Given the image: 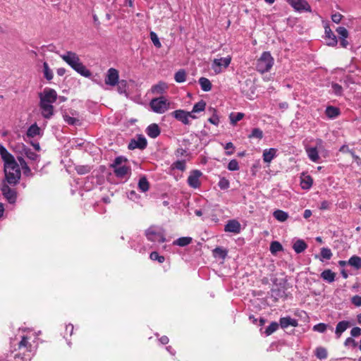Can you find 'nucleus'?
<instances>
[{
  "label": "nucleus",
  "instance_id": "1",
  "mask_svg": "<svg viewBox=\"0 0 361 361\" xmlns=\"http://www.w3.org/2000/svg\"><path fill=\"white\" fill-rule=\"evenodd\" d=\"M0 154L4 162L5 181L10 185H16L20 178V167L14 157L8 150L0 145Z\"/></svg>",
  "mask_w": 361,
  "mask_h": 361
},
{
  "label": "nucleus",
  "instance_id": "2",
  "mask_svg": "<svg viewBox=\"0 0 361 361\" xmlns=\"http://www.w3.org/2000/svg\"><path fill=\"white\" fill-rule=\"evenodd\" d=\"M39 97L42 116L46 119H50L54 114L53 104L57 99V93L54 89L45 88Z\"/></svg>",
  "mask_w": 361,
  "mask_h": 361
},
{
  "label": "nucleus",
  "instance_id": "3",
  "mask_svg": "<svg viewBox=\"0 0 361 361\" xmlns=\"http://www.w3.org/2000/svg\"><path fill=\"white\" fill-rule=\"evenodd\" d=\"M60 57L78 73L85 78L91 76V72L82 64L78 55L73 51H66Z\"/></svg>",
  "mask_w": 361,
  "mask_h": 361
},
{
  "label": "nucleus",
  "instance_id": "4",
  "mask_svg": "<svg viewBox=\"0 0 361 361\" xmlns=\"http://www.w3.org/2000/svg\"><path fill=\"white\" fill-rule=\"evenodd\" d=\"M274 63V59L269 51H264L257 59L256 69L261 73L268 72Z\"/></svg>",
  "mask_w": 361,
  "mask_h": 361
},
{
  "label": "nucleus",
  "instance_id": "5",
  "mask_svg": "<svg viewBox=\"0 0 361 361\" xmlns=\"http://www.w3.org/2000/svg\"><path fill=\"white\" fill-rule=\"evenodd\" d=\"M171 102L164 97L152 99L149 106L152 111L157 114H164L170 109Z\"/></svg>",
  "mask_w": 361,
  "mask_h": 361
},
{
  "label": "nucleus",
  "instance_id": "6",
  "mask_svg": "<svg viewBox=\"0 0 361 361\" xmlns=\"http://www.w3.org/2000/svg\"><path fill=\"white\" fill-rule=\"evenodd\" d=\"M145 235L152 242L164 243L166 240L164 230L159 226H150L145 231Z\"/></svg>",
  "mask_w": 361,
  "mask_h": 361
},
{
  "label": "nucleus",
  "instance_id": "7",
  "mask_svg": "<svg viewBox=\"0 0 361 361\" xmlns=\"http://www.w3.org/2000/svg\"><path fill=\"white\" fill-rule=\"evenodd\" d=\"M305 152L308 158L313 162L318 163L320 161L319 152L324 149L323 141L320 139L316 140L314 147L305 146Z\"/></svg>",
  "mask_w": 361,
  "mask_h": 361
},
{
  "label": "nucleus",
  "instance_id": "8",
  "mask_svg": "<svg viewBox=\"0 0 361 361\" xmlns=\"http://www.w3.org/2000/svg\"><path fill=\"white\" fill-rule=\"evenodd\" d=\"M231 61V57L228 56L224 58L215 59L212 63V68L216 74H219L226 69Z\"/></svg>",
  "mask_w": 361,
  "mask_h": 361
},
{
  "label": "nucleus",
  "instance_id": "9",
  "mask_svg": "<svg viewBox=\"0 0 361 361\" xmlns=\"http://www.w3.org/2000/svg\"><path fill=\"white\" fill-rule=\"evenodd\" d=\"M171 116L177 121L181 122L184 125H189L190 121V118L195 119L197 117L192 114V112L186 111L185 110L178 109L173 111Z\"/></svg>",
  "mask_w": 361,
  "mask_h": 361
},
{
  "label": "nucleus",
  "instance_id": "10",
  "mask_svg": "<svg viewBox=\"0 0 361 361\" xmlns=\"http://www.w3.org/2000/svg\"><path fill=\"white\" fill-rule=\"evenodd\" d=\"M21 154L26 157L29 160V164L35 169H37V163L39 161V155L37 154L31 149L23 145Z\"/></svg>",
  "mask_w": 361,
  "mask_h": 361
},
{
  "label": "nucleus",
  "instance_id": "11",
  "mask_svg": "<svg viewBox=\"0 0 361 361\" xmlns=\"http://www.w3.org/2000/svg\"><path fill=\"white\" fill-rule=\"evenodd\" d=\"M36 339V336L32 338L28 335L23 336L19 343V348H25L29 352L33 351L37 348Z\"/></svg>",
  "mask_w": 361,
  "mask_h": 361
},
{
  "label": "nucleus",
  "instance_id": "12",
  "mask_svg": "<svg viewBox=\"0 0 361 361\" xmlns=\"http://www.w3.org/2000/svg\"><path fill=\"white\" fill-rule=\"evenodd\" d=\"M1 192L4 197L8 200L9 203H14L16 200V192L14 189L11 188L8 185L5 181H2Z\"/></svg>",
  "mask_w": 361,
  "mask_h": 361
},
{
  "label": "nucleus",
  "instance_id": "13",
  "mask_svg": "<svg viewBox=\"0 0 361 361\" xmlns=\"http://www.w3.org/2000/svg\"><path fill=\"white\" fill-rule=\"evenodd\" d=\"M119 73L118 70L114 68H109L105 75V84L111 87H114L118 83Z\"/></svg>",
  "mask_w": 361,
  "mask_h": 361
},
{
  "label": "nucleus",
  "instance_id": "14",
  "mask_svg": "<svg viewBox=\"0 0 361 361\" xmlns=\"http://www.w3.org/2000/svg\"><path fill=\"white\" fill-rule=\"evenodd\" d=\"M286 1L298 11L310 12L311 7L306 0H286Z\"/></svg>",
  "mask_w": 361,
  "mask_h": 361
},
{
  "label": "nucleus",
  "instance_id": "15",
  "mask_svg": "<svg viewBox=\"0 0 361 361\" xmlns=\"http://www.w3.org/2000/svg\"><path fill=\"white\" fill-rule=\"evenodd\" d=\"M202 174L198 170L192 171L188 178V185L193 188H198L200 185V177Z\"/></svg>",
  "mask_w": 361,
  "mask_h": 361
},
{
  "label": "nucleus",
  "instance_id": "16",
  "mask_svg": "<svg viewBox=\"0 0 361 361\" xmlns=\"http://www.w3.org/2000/svg\"><path fill=\"white\" fill-rule=\"evenodd\" d=\"M44 133L43 130L39 128L36 123L32 124L26 132V136L29 138H34L36 137H42Z\"/></svg>",
  "mask_w": 361,
  "mask_h": 361
},
{
  "label": "nucleus",
  "instance_id": "17",
  "mask_svg": "<svg viewBox=\"0 0 361 361\" xmlns=\"http://www.w3.org/2000/svg\"><path fill=\"white\" fill-rule=\"evenodd\" d=\"M324 29H325V39L326 42V44L328 46L335 47L338 43L336 36L334 34V32H332V30H331V28L329 25H326L324 27Z\"/></svg>",
  "mask_w": 361,
  "mask_h": 361
},
{
  "label": "nucleus",
  "instance_id": "18",
  "mask_svg": "<svg viewBox=\"0 0 361 361\" xmlns=\"http://www.w3.org/2000/svg\"><path fill=\"white\" fill-rule=\"evenodd\" d=\"M147 146V140L144 137H138L137 140H132L129 145L128 148L130 149H134L136 148L144 149Z\"/></svg>",
  "mask_w": 361,
  "mask_h": 361
},
{
  "label": "nucleus",
  "instance_id": "19",
  "mask_svg": "<svg viewBox=\"0 0 361 361\" xmlns=\"http://www.w3.org/2000/svg\"><path fill=\"white\" fill-rule=\"evenodd\" d=\"M224 230L226 232L238 233L240 231V224L236 220H230L225 226Z\"/></svg>",
  "mask_w": 361,
  "mask_h": 361
},
{
  "label": "nucleus",
  "instance_id": "20",
  "mask_svg": "<svg viewBox=\"0 0 361 361\" xmlns=\"http://www.w3.org/2000/svg\"><path fill=\"white\" fill-rule=\"evenodd\" d=\"M113 169L114 173L118 178H124L130 171V169L126 165L118 166L116 167H114Z\"/></svg>",
  "mask_w": 361,
  "mask_h": 361
},
{
  "label": "nucleus",
  "instance_id": "21",
  "mask_svg": "<svg viewBox=\"0 0 361 361\" xmlns=\"http://www.w3.org/2000/svg\"><path fill=\"white\" fill-rule=\"evenodd\" d=\"M350 326V324L348 321L339 322L336 327L335 334L337 338H340L341 334Z\"/></svg>",
  "mask_w": 361,
  "mask_h": 361
},
{
  "label": "nucleus",
  "instance_id": "22",
  "mask_svg": "<svg viewBox=\"0 0 361 361\" xmlns=\"http://www.w3.org/2000/svg\"><path fill=\"white\" fill-rule=\"evenodd\" d=\"M276 155V149L270 148L264 149L263 152V160L264 162L270 163Z\"/></svg>",
  "mask_w": 361,
  "mask_h": 361
},
{
  "label": "nucleus",
  "instance_id": "23",
  "mask_svg": "<svg viewBox=\"0 0 361 361\" xmlns=\"http://www.w3.org/2000/svg\"><path fill=\"white\" fill-rule=\"evenodd\" d=\"M146 132L148 136L152 138H155L159 135L160 129L157 124L152 123L147 128Z\"/></svg>",
  "mask_w": 361,
  "mask_h": 361
},
{
  "label": "nucleus",
  "instance_id": "24",
  "mask_svg": "<svg viewBox=\"0 0 361 361\" xmlns=\"http://www.w3.org/2000/svg\"><path fill=\"white\" fill-rule=\"evenodd\" d=\"M280 325L281 328L285 329L291 326H297L298 322L296 319H292L290 317H282L280 319Z\"/></svg>",
  "mask_w": 361,
  "mask_h": 361
},
{
  "label": "nucleus",
  "instance_id": "25",
  "mask_svg": "<svg viewBox=\"0 0 361 361\" xmlns=\"http://www.w3.org/2000/svg\"><path fill=\"white\" fill-rule=\"evenodd\" d=\"M336 273L332 271L331 269H326L321 273V278L328 282L332 283L335 281Z\"/></svg>",
  "mask_w": 361,
  "mask_h": 361
},
{
  "label": "nucleus",
  "instance_id": "26",
  "mask_svg": "<svg viewBox=\"0 0 361 361\" xmlns=\"http://www.w3.org/2000/svg\"><path fill=\"white\" fill-rule=\"evenodd\" d=\"M313 183V180L311 176L302 175L301 177L300 185L302 189L309 190Z\"/></svg>",
  "mask_w": 361,
  "mask_h": 361
},
{
  "label": "nucleus",
  "instance_id": "27",
  "mask_svg": "<svg viewBox=\"0 0 361 361\" xmlns=\"http://www.w3.org/2000/svg\"><path fill=\"white\" fill-rule=\"evenodd\" d=\"M307 247V245L305 243V241L300 239L297 240L293 245V248L296 253H301L304 252L306 250Z\"/></svg>",
  "mask_w": 361,
  "mask_h": 361
},
{
  "label": "nucleus",
  "instance_id": "28",
  "mask_svg": "<svg viewBox=\"0 0 361 361\" xmlns=\"http://www.w3.org/2000/svg\"><path fill=\"white\" fill-rule=\"evenodd\" d=\"M325 114L328 118L334 119L340 114V110L335 106H329L326 107Z\"/></svg>",
  "mask_w": 361,
  "mask_h": 361
},
{
  "label": "nucleus",
  "instance_id": "29",
  "mask_svg": "<svg viewBox=\"0 0 361 361\" xmlns=\"http://www.w3.org/2000/svg\"><path fill=\"white\" fill-rule=\"evenodd\" d=\"M274 217L280 222L286 221L288 218V214L284 211L277 209L273 213Z\"/></svg>",
  "mask_w": 361,
  "mask_h": 361
},
{
  "label": "nucleus",
  "instance_id": "30",
  "mask_svg": "<svg viewBox=\"0 0 361 361\" xmlns=\"http://www.w3.org/2000/svg\"><path fill=\"white\" fill-rule=\"evenodd\" d=\"M348 264L357 269H361V257L356 255L352 256L348 261Z\"/></svg>",
  "mask_w": 361,
  "mask_h": 361
},
{
  "label": "nucleus",
  "instance_id": "31",
  "mask_svg": "<svg viewBox=\"0 0 361 361\" xmlns=\"http://www.w3.org/2000/svg\"><path fill=\"white\" fill-rule=\"evenodd\" d=\"M199 83H200V87L203 91L208 92V91L211 90L212 83L209 81V80H208L207 78H204V77L200 78L199 79Z\"/></svg>",
  "mask_w": 361,
  "mask_h": 361
},
{
  "label": "nucleus",
  "instance_id": "32",
  "mask_svg": "<svg viewBox=\"0 0 361 361\" xmlns=\"http://www.w3.org/2000/svg\"><path fill=\"white\" fill-rule=\"evenodd\" d=\"M205 107L206 102L203 100H201L193 106L192 110L190 112H192V114L199 113L203 111L205 109Z\"/></svg>",
  "mask_w": 361,
  "mask_h": 361
},
{
  "label": "nucleus",
  "instance_id": "33",
  "mask_svg": "<svg viewBox=\"0 0 361 361\" xmlns=\"http://www.w3.org/2000/svg\"><path fill=\"white\" fill-rule=\"evenodd\" d=\"M192 242L190 237H181L173 242L174 245L183 247L189 245Z\"/></svg>",
  "mask_w": 361,
  "mask_h": 361
},
{
  "label": "nucleus",
  "instance_id": "34",
  "mask_svg": "<svg viewBox=\"0 0 361 361\" xmlns=\"http://www.w3.org/2000/svg\"><path fill=\"white\" fill-rule=\"evenodd\" d=\"M167 89V85L164 82H159V84L154 85L152 88V91L153 93L156 94H161Z\"/></svg>",
  "mask_w": 361,
  "mask_h": 361
},
{
  "label": "nucleus",
  "instance_id": "35",
  "mask_svg": "<svg viewBox=\"0 0 361 361\" xmlns=\"http://www.w3.org/2000/svg\"><path fill=\"white\" fill-rule=\"evenodd\" d=\"M209 111L212 114V116L208 119V121L213 125L218 126L219 123V118L216 114V109L210 108Z\"/></svg>",
  "mask_w": 361,
  "mask_h": 361
},
{
  "label": "nucleus",
  "instance_id": "36",
  "mask_svg": "<svg viewBox=\"0 0 361 361\" xmlns=\"http://www.w3.org/2000/svg\"><path fill=\"white\" fill-rule=\"evenodd\" d=\"M213 255L214 257H220L224 259L227 256V251L222 247H218L213 250Z\"/></svg>",
  "mask_w": 361,
  "mask_h": 361
},
{
  "label": "nucleus",
  "instance_id": "37",
  "mask_svg": "<svg viewBox=\"0 0 361 361\" xmlns=\"http://www.w3.org/2000/svg\"><path fill=\"white\" fill-rule=\"evenodd\" d=\"M43 73H44V76L47 80H51L53 78V76H54L53 72L50 69V68L47 62H44L43 63Z\"/></svg>",
  "mask_w": 361,
  "mask_h": 361
},
{
  "label": "nucleus",
  "instance_id": "38",
  "mask_svg": "<svg viewBox=\"0 0 361 361\" xmlns=\"http://www.w3.org/2000/svg\"><path fill=\"white\" fill-rule=\"evenodd\" d=\"M138 188L142 192H146L149 190V183L145 177L140 178L138 182Z\"/></svg>",
  "mask_w": 361,
  "mask_h": 361
},
{
  "label": "nucleus",
  "instance_id": "39",
  "mask_svg": "<svg viewBox=\"0 0 361 361\" xmlns=\"http://www.w3.org/2000/svg\"><path fill=\"white\" fill-rule=\"evenodd\" d=\"M282 250L283 247L278 241H273L270 245V252L273 255H276L278 252L281 251Z\"/></svg>",
  "mask_w": 361,
  "mask_h": 361
},
{
  "label": "nucleus",
  "instance_id": "40",
  "mask_svg": "<svg viewBox=\"0 0 361 361\" xmlns=\"http://www.w3.org/2000/svg\"><path fill=\"white\" fill-rule=\"evenodd\" d=\"M175 80L177 82H183L185 81L186 79V73L184 70L181 69L179 70L178 72L176 73L174 76Z\"/></svg>",
  "mask_w": 361,
  "mask_h": 361
},
{
  "label": "nucleus",
  "instance_id": "41",
  "mask_svg": "<svg viewBox=\"0 0 361 361\" xmlns=\"http://www.w3.org/2000/svg\"><path fill=\"white\" fill-rule=\"evenodd\" d=\"M315 355L320 360H324L327 357V350L323 347H319L315 350Z\"/></svg>",
  "mask_w": 361,
  "mask_h": 361
},
{
  "label": "nucleus",
  "instance_id": "42",
  "mask_svg": "<svg viewBox=\"0 0 361 361\" xmlns=\"http://www.w3.org/2000/svg\"><path fill=\"white\" fill-rule=\"evenodd\" d=\"M244 117V114L243 113H237V114H233V113H231L229 116V118L231 120V123L233 124V125H235L238 121L242 120Z\"/></svg>",
  "mask_w": 361,
  "mask_h": 361
},
{
  "label": "nucleus",
  "instance_id": "43",
  "mask_svg": "<svg viewBox=\"0 0 361 361\" xmlns=\"http://www.w3.org/2000/svg\"><path fill=\"white\" fill-rule=\"evenodd\" d=\"M321 257L322 258L320 259L322 261H323V259H330L332 257V252L331 251V250L329 248H327V247H322L321 249Z\"/></svg>",
  "mask_w": 361,
  "mask_h": 361
},
{
  "label": "nucleus",
  "instance_id": "44",
  "mask_svg": "<svg viewBox=\"0 0 361 361\" xmlns=\"http://www.w3.org/2000/svg\"><path fill=\"white\" fill-rule=\"evenodd\" d=\"M118 92L120 94L126 93L127 90V81L125 80H118L116 84Z\"/></svg>",
  "mask_w": 361,
  "mask_h": 361
},
{
  "label": "nucleus",
  "instance_id": "45",
  "mask_svg": "<svg viewBox=\"0 0 361 361\" xmlns=\"http://www.w3.org/2000/svg\"><path fill=\"white\" fill-rule=\"evenodd\" d=\"M18 161L22 169L24 171V173L26 175H29L30 173V168L28 166V164L22 157H18Z\"/></svg>",
  "mask_w": 361,
  "mask_h": 361
},
{
  "label": "nucleus",
  "instance_id": "46",
  "mask_svg": "<svg viewBox=\"0 0 361 361\" xmlns=\"http://www.w3.org/2000/svg\"><path fill=\"white\" fill-rule=\"evenodd\" d=\"M279 328V324L276 322H272L271 324L266 329L265 334L267 336H269L274 332H275Z\"/></svg>",
  "mask_w": 361,
  "mask_h": 361
},
{
  "label": "nucleus",
  "instance_id": "47",
  "mask_svg": "<svg viewBox=\"0 0 361 361\" xmlns=\"http://www.w3.org/2000/svg\"><path fill=\"white\" fill-rule=\"evenodd\" d=\"M218 185L221 190H226L230 187V183L228 179L221 177L220 178Z\"/></svg>",
  "mask_w": 361,
  "mask_h": 361
},
{
  "label": "nucleus",
  "instance_id": "48",
  "mask_svg": "<svg viewBox=\"0 0 361 361\" xmlns=\"http://www.w3.org/2000/svg\"><path fill=\"white\" fill-rule=\"evenodd\" d=\"M63 119L69 125L76 126L80 123L78 118L71 117L67 114L63 115Z\"/></svg>",
  "mask_w": 361,
  "mask_h": 361
},
{
  "label": "nucleus",
  "instance_id": "49",
  "mask_svg": "<svg viewBox=\"0 0 361 361\" xmlns=\"http://www.w3.org/2000/svg\"><path fill=\"white\" fill-rule=\"evenodd\" d=\"M127 161V159L123 157H118L115 159L113 164H111V167H116L118 166H123V163H125Z\"/></svg>",
  "mask_w": 361,
  "mask_h": 361
},
{
  "label": "nucleus",
  "instance_id": "50",
  "mask_svg": "<svg viewBox=\"0 0 361 361\" xmlns=\"http://www.w3.org/2000/svg\"><path fill=\"white\" fill-rule=\"evenodd\" d=\"M150 38H151V40L153 42L154 45L156 47L160 48L161 47V44L159 42V37L155 32H150Z\"/></svg>",
  "mask_w": 361,
  "mask_h": 361
},
{
  "label": "nucleus",
  "instance_id": "51",
  "mask_svg": "<svg viewBox=\"0 0 361 361\" xmlns=\"http://www.w3.org/2000/svg\"><path fill=\"white\" fill-rule=\"evenodd\" d=\"M149 257L152 260H157L159 263H163L165 260L164 257L159 255L157 252H152Z\"/></svg>",
  "mask_w": 361,
  "mask_h": 361
},
{
  "label": "nucleus",
  "instance_id": "52",
  "mask_svg": "<svg viewBox=\"0 0 361 361\" xmlns=\"http://www.w3.org/2000/svg\"><path fill=\"white\" fill-rule=\"evenodd\" d=\"M337 33L341 38H348V30L343 27H338L336 30Z\"/></svg>",
  "mask_w": 361,
  "mask_h": 361
},
{
  "label": "nucleus",
  "instance_id": "53",
  "mask_svg": "<svg viewBox=\"0 0 361 361\" xmlns=\"http://www.w3.org/2000/svg\"><path fill=\"white\" fill-rule=\"evenodd\" d=\"M327 329V325L324 323H319L313 326V330L319 333H324Z\"/></svg>",
  "mask_w": 361,
  "mask_h": 361
},
{
  "label": "nucleus",
  "instance_id": "54",
  "mask_svg": "<svg viewBox=\"0 0 361 361\" xmlns=\"http://www.w3.org/2000/svg\"><path fill=\"white\" fill-rule=\"evenodd\" d=\"M228 169L230 171H237L239 169L238 162L235 159H232L228 164Z\"/></svg>",
  "mask_w": 361,
  "mask_h": 361
},
{
  "label": "nucleus",
  "instance_id": "55",
  "mask_svg": "<svg viewBox=\"0 0 361 361\" xmlns=\"http://www.w3.org/2000/svg\"><path fill=\"white\" fill-rule=\"evenodd\" d=\"M263 136L262 131L259 128H255L252 130L251 135H250V137H256L261 139Z\"/></svg>",
  "mask_w": 361,
  "mask_h": 361
},
{
  "label": "nucleus",
  "instance_id": "56",
  "mask_svg": "<svg viewBox=\"0 0 361 361\" xmlns=\"http://www.w3.org/2000/svg\"><path fill=\"white\" fill-rule=\"evenodd\" d=\"M173 167L180 171H184L185 169V161H177L173 164Z\"/></svg>",
  "mask_w": 361,
  "mask_h": 361
},
{
  "label": "nucleus",
  "instance_id": "57",
  "mask_svg": "<svg viewBox=\"0 0 361 361\" xmlns=\"http://www.w3.org/2000/svg\"><path fill=\"white\" fill-rule=\"evenodd\" d=\"M331 87H332V90H333V92L337 94V95H341V93H342V87L337 84V83H332L331 84Z\"/></svg>",
  "mask_w": 361,
  "mask_h": 361
},
{
  "label": "nucleus",
  "instance_id": "58",
  "mask_svg": "<svg viewBox=\"0 0 361 361\" xmlns=\"http://www.w3.org/2000/svg\"><path fill=\"white\" fill-rule=\"evenodd\" d=\"M224 148L226 150V154L227 155H231L233 153L234 145L232 142H230L226 143Z\"/></svg>",
  "mask_w": 361,
  "mask_h": 361
},
{
  "label": "nucleus",
  "instance_id": "59",
  "mask_svg": "<svg viewBox=\"0 0 361 361\" xmlns=\"http://www.w3.org/2000/svg\"><path fill=\"white\" fill-rule=\"evenodd\" d=\"M350 335L353 337H358L361 335V329L360 327H354L350 331Z\"/></svg>",
  "mask_w": 361,
  "mask_h": 361
},
{
  "label": "nucleus",
  "instance_id": "60",
  "mask_svg": "<svg viewBox=\"0 0 361 361\" xmlns=\"http://www.w3.org/2000/svg\"><path fill=\"white\" fill-rule=\"evenodd\" d=\"M342 18H343V16L339 13H334L331 16L332 21L336 23H339L341 22Z\"/></svg>",
  "mask_w": 361,
  "mask_h": 361
},
{
  "label": "nucleus",
  "instance_id": "61",
  "mask_svg": "<svg viewBox=\"0 0 361 361\" xmlns=\"http://www.w3.org/2000/svg\"><path fill=\"white\" fill-rule=\"evenodd\" d=\"M352 302L357 307L361 306V296L355 295L352 298Z\"/></svg>",
  "mask_w": 361,
  "mask_h": 361
},
{
  "label": "nucleus",
  "instance_id": "62",
  "mask_svg": "<svg viewBox=\"0 0 361 361\" xmlns=\"http://www.w3.org/2000/svg\"><path fill=\"white\" fill-rule=\"evenodd\" d=\"M344 345L345 346L352 345L353 347H356L357 343L355 342V341L353 338H352L351 337H349L345 339Z\"/></svg>",
  "mask_w": 361,
  "mask_h": 361
},
{
  "label": "nucleus",
  "instance_id": "63",
  "mask_svg": "<svg viewBox=\"0 0 361 361\" xmlns=\"http://www.w3.org/2000/svg\"><path fill=\"white\" fill-rule=\"evenodd\" d=\"M351 156L354 159V160L357 162V164H361V159H360L355 153L354 152L351 151L350 153Z\"/></svg>",
  "mask_w": 361,
  "mask_h": 361
},
{
  "label": "nucleus",
  "instance_id": "64",
  "mask_svg": "<svg viewBox=\"0 0 361 361\" xmlns=\"http://www.w3.org/2000/svg\"><path fill=\"white\" fill-rule=\"evenodd\" d=\"M339 151H340V152H343V153H347V152L350 153V152H351L352 150H350V149H349L348 146H347V145H343V146L340 148Z\"/></svg>",
  "mask_w": 361,
  "mask_h": 361
}]
</instances>
